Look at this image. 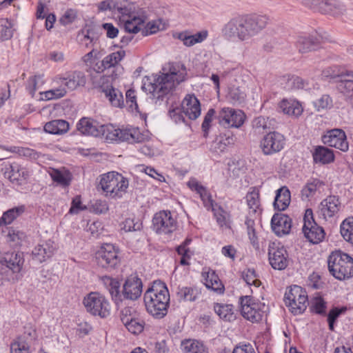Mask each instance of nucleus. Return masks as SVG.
<instances>
[{
    "mask_svg": "<svg viewBox=\"0 0 353 353\" xmlns=\"http://www.w3.org/2000/svg\"><path fill=\"white\" fill-rule=\"evenodd\" d=\"M330 274L342 281L353 276V259L341 250L332 252L327 260Z\"/></svg>",
    "mask_w": 353,
    "mask_h": 353,
    "instance_id": "obj_4",
    "label": "nucleus"
},
{
    "mask_svg": "<svg viewBox=\"0 0 353 353\" xmlns=\"http://www.w3.org/2000/svg\"><path fill=\"white\" fill-rule=\"evenodd\" d=\"M92 209L96 214H104L108 210V205L105 201L96 200L92 204Z\"/></svg>",
    "mask_w": 353,
    "mask_h": 353,
    "instance_id": "obj_63",
    "label": "nucleus"
},
{
    "mask_svg": "<svg viewBox=\"0 0 353 353\" xmlns=\"http://www.w3.org/2000/svg\"><path fill=\"white\" fill-rule=\"evenodd\" d=\"M170 117L176 122H185V116L194 120L201 114L200 102L194 94H188L183 100L181 107L169 110Z\"/></svg>",
    "mask_w": 353,
    "mask_h": 353,
    "instance_id": "obj_6",
    "label": "nucleus"
},
{
    "mask_svg": "<svg viewBox=\"0 0 353 353\" xmlns=\"http://www.w3.org/2000/svg\"><path fill=\"white\" fill-rule=\"evenodd\" d=\"M200 292L196 288L182 287L179 288L176 296L179 301H194Z\"/></svg>",
    "mask_w": 353,
    "mask_h": 353,
    "instance_id": "obj_43",
    "label": "nucleus"
},
{
    "mask_svg": "<svg viewBox=\"0 0 353 353\" xmlns=\"http://www.w3.org/2000/svg\"><path fill=\"white\" fill-rule=\"evenodd\" d=\"M245 115L240 110L223 108L219 113V123L224 128H239L244 123Z\"/></svg>",
    "mask_w": 353,
    "mask_h": 353,
    "instance_id": "obj_16",
    "label": "nucleus"
},
{
    "mask_svg": "<svg viewBox=\"0 0 353 353\" xmlns=\"http://www.w3.org/2000/svg\"><path fill=\"white\" fill-rule=\"evenodd\" d=\"M174 37L181 40L186 47H192L196 44L194 41V37L188 31H183L174 34Z\"/></svg>",
    "mask_w": 353,
    "mask_h": 353,
    "instance_id": "obj_58",
    "label": "nucleus"
},
{
    "mask_svg": "<svg viewBox=\"0 0 353 353\" xmlns=\"http://www.w3.org/2000/svg\"><path fill=\"white\" fill-rule=\"evenodd\" d=\"M54 242L49 240L38 243L32 250V259L42 263L50 259L54 252Z\"/></svg>",
    "mask_w": 353,
    "mask_h": 353,
    "instance_id": "obj_22",
    "label": "nucleus"
},
{
    "mask_svg": "<svg viewBox=\"0 0 353 353\" xmlns=\"http://www.w3.org/2000/svg\"><path fill=\"white\" fill-rule=\"evenodd\" d=\"M319 209L321 215L325 219L336 216L341 209V203L339 197L335 195L327 196L321 202Z\"/></svg>",
    "mask_w": 353,
    "mask_h": 353,
    "instance_id": "obj_19",
    "label": "nucleus"
},
{
    "mask_svg": "<svg viewBox=\"0 0 353 353\" xmlns=\"http://www.w3.org/2000/svg\"><path fill=\"white\" fill-rule=\"evenodd\" d=\"M202 274L205 279V285L207 288L211 289L217 294L223 293L224 286L218 275L214 271L203 272Z\"/></svg>",
    "mask_w": 353,
    "mask_h": 353,
    "instance_id": "obj_34",
    "label": "nucleus"
},
{
    "mask_svg": "<svg viewBox=\"0 0 353 353\" xmlns=\"http://www.w3.org/2000/svg\"><path fill=\"white\" fill-rule=\"evenodd\" d=\"M142 281L137 275H131L123 284L122 294L124 299L136 300L142 293Z\"/></svg>",
    "mask_w": 353,
    "mask_h": 353,
    "instance_id": "obj_18",
    "label": "nucleus"
},
{
    "mask_svg": "<svg viewBox=\"0 0 353 353\" xmlns=\"http://www.w3.org/2000/svg\"><path fill=\"white\" fill-rule=\"evenodd\" d=\"M101 92L109 100L111 105L117 108H122L124 105V100L122 92L112 85L101 86Z\"/></svg>",
    "mask_w": 353,
    "mask_h": 353,
    "instance_id": "obj_29",
    "label": "nucleus"
},
{
    "mask_svg": "<svg viewBox=\"0 0 353 353\" xmlns=\"http://www.w3.org/2000/svg\"><path fill=\"white\" fill-rule=\"evenodd\" d=\"M123 27L126 32L136 34L142 31L145 18L139 15L132 16L128 19H124Z\"/></svg>",
    "mask_w": 353,
    "mask_h": 353,
    "instance_id": "obj_36",
    "label": "nucleus"
},
{
    "mask_svg": "<svg viewBox=\"0 0 353 353\" xmlns=\"http://www.w3.org/2000/svg\"><path fill=\"white\" fill-rule=\"evenodd\" d=\"M336 6V0H321L317 11L323 14H332V8Z\"/></svg>",
    "mask_w": 353,
    "mask_h": 353,
    "instance_id": "obj_61",
    "label": "nucleus"
},
{
    "mask_svg": "<svg viewBox=\"0 0 353 353\" xmlns=\"http://www.w3.org/2000/svg\"><path fill=\"white\" fill-rule=\"evenodd\" d=\"M15 23L8 19H1L0 20V36L3 41L10 39L15 31Z\"/></svg>",
    "mask_w": 353,
    "mask_h": 353,
    "instance_id": "obj_44",
    "label": "nucleus"
},
{
    "mask_svg": "<svg viewBox=\"0 0 353 353\" xmlns=\"http://www.w3.org/2000/svg\"><path fill=\"white\" fill-rule=\"evenodd\" d=\"M100 125L87 118H83L77 123V128L83 134L99 137Z\"/></svg>",
    "mask_w": 353,
    "mask_h": 353,
    "instance_id": "obj_33",
    "label": "nucleus"
},
{
    "mask_svg": "<svg viewBox=\"0 0 353 353\" xmlns=\"http://www.w3.org/2000/svg\"><path fill=\"white\" fill-rule=\"evenodd\" d=\"M214 310L220 319L225 321L230 322L236 319L234 306L231 304L214 303Z\"/></svg>",
    "mask_w": 353,
    "mask_h": 353,
    "instance_id": "obj_38",
    "label": "nucleus"
},
{
    "mask_svg": "<svg viewBox=\"0 0 353 353\" xmlns=\"http://www.w3.org/2000/svg\"><path fill=\"white\" fill-rule=\"evenodd\" d=\"M86 311L93 316L106 318L110 314V307L105 297L99 292H90L83 299Z\"/></svg>",
    "mask_w": 353,
    "mask_h": 353,
    "instance_id": "obj_9",
    "label": "nucleus"
},
{
    "mask_svg": "<svg viewBox=\"0 0 353 353\" xmlns=\"http://www.w3.org/2000/svg\"><path fill=\"white\" fill-rule=\"evenodd\" d=\"M243 280L249 285H254L256 287L259 286L260 281L256 279V273L254 270L248 269L242 274Z\"/></svg>",
    "mask_w": 353,
    "mask_h": 353,
    "instance_id": "obj_60",
    "label": "nucleus"
},
{
    "mask_svg": "<svg viewBox=\"0 0 353 353\" xmlns=\"http://www.w3.org/2000/svg\"><path fill=\"white\" fill-rule=\"evenodd\" d=\"M346 310V308H338L334 307L327 314V322L329 325V329L333 331L334 329V323L339 316Z\"/></svg>",
    "mask_w": 353,
    "mask_h": 353,
    "instance_id": "obj_56",
    "label": "nucleus"
},
{
    "mask_svg": "<svg viewBox=\"0 0 353 353\" xmlns=\"http://www.w3.org/2000/svg\"><path fill=\"white\" fill-rule=\"evenodd\" d=\"M340 232L343 239L353 243V216L346 218L341 224Z\"/></svg>",
    "mask_w": 353,
    "mask_h": 353,
    "instance_id": "obj_45",
    "label": "nucleus"
},
{
    "mask_svg": "<svg viewBox=\"0 0 353 353\" xmlns=\"http://www.w3.org/2000/svg\"><path fill=\"white\" fill-rule=\"evenodd\" d=\"M69 129V124L65 120H53L46 123L44 130L50 134H59L66 132Z\"/></svg>",
    "mask_w": 353,
    "mask_h": 353,
    "instance_id": "obj_41",
    "label": "nucleus"
},
{
    "mask_svg": "<svg viewBox=\"0 0 353 353\" xmlns=\"http://www.w3.org/2000/svg\"><path fill=\"white\" fill-rule=\"evenodd\" d=\"M296 46L299 52L307 53L318 49L320 46V40L314 35L302 36L299 37Z\"/></svg>",
    "mask_w": 353,
    "mask_h": 353,
    "instance_id": "obj_27",
    "label": "nucleus"
},
{
    "mask_svg": "<svg viewBox=\"0 0 353 353\" xmlns=\"http://www.w3.org/2000/svg\"><path fill=\"white\" fill-rule=\"evenodd\" d=\"M268 23L269 17L265 14L237 15L224 24L221 34L228 41L244 42L260 34Z\"/></svg>",
    "mask_w": 353,
    "mask_h": 353,
    "instance_id": "obj_1",
    "label": "nucleus"
},
{
    "mask_svg": "<svg viewBox=\"0 0 353 353\" xmlns=\"http://www.w3.org/2000/svg\"><path fill=\"white\" fill-rule=\"evenodd\" d=\"M125 52L123 50H119L112 52L106 56L102 61L104 63L105 69L114 67L117 65L125 57Z\"/></svg>",
    "mask_w": 353,
    "mask_h": 353,
    "instance_id": "obj_48",
    "label": "nucleus"
},
{
    "mask_svg": "<svg viewBox=\"0 0 353 353\" xmlns=\"http://www.w3.org/2000/svg\"><path fill=\"white\" fill-rule=\"evenodd\" d=\"M86 78L84 74L80 71H74L60 78L61 86L64 85L68 90L72 91L79 86H84Z\"/></svg>",
    "mask_w": 353,
    "mask_h": 353,
    "instance_id": "obj_24",
    "label": "nucleus"
},
{
    "mask_svg": "<svg viewBox=\"0 0 353 353\" xmlns=\"http://www.w3.org/2000/svg\"><path fill=\"white\" fill-rule=\"evenodd\" d=\"M268 260L274 270H282L288 265V254L285 248L279 243L272 242L268 246Z\"/></svg>",
    "mask_w": 353,
    "mask_h": 353,
    "instance_id": "obj_13",
    "label": "nucleus"
},
{
    "mask_svg": "<svg viewBox=\"0 0 353 353\" xmlns=\"http://www.w3.org/2000/svg\"><path fill=\"white\" fill-rule=\"evenodd\" d=\"M241 312L242 316L252 323L262 320L265 307L264 303L254 302L251 296H244L240 299Z\"/></svg>",
    "mask_w": 353,
    "mask_h": 353,
    "instance_id": "obj_12",
    "label": "nucleus"
},
{
    "mask_svg": "<svg viewBox=\"0 0 353 353\" xmlns=\"http://www.w3.org/2000/svg\"><path fill=\"white\" fill-rule=\"evenodd\" d=\"M285 144V139L278 132L268 133L261 141V148L265 155H271L281 151Z\"/></svg>",
    "mask_w": 353,
    "mask_h": 353,
    "instance_id": "obj_15",
    "label": "nucleus"
},
{
    "mask_svg": "<svg viewBox=\"0 0 353 353\" xmlns=\"http://www.w3.org/2000/svg\"><path fill=\"white\" fill-rule=\"evenodd\" d=\"M1 148L12 153H17L20 156L27 157L32 159H37L39 157V154L36 151L28 148H19L17 146H1Z\"/></svg>",
    "mask_w": 353,
    "mask_h": 353,
    "instance_id": "obj_49",
    "label": "nucleus"
},
{
    "mask_svg": "<svg viewBox=\"0 0 353 353\" xmlns=\"http://www.w3.org/2000/svg\"><path fill=\"white\" fill-rule=\"evenodd\" d=\"M215 113L214 109H210L204 117V119L201 125L204 136L207 137L210 123L212 121L213 116Z\"/></svg>",
    "mask_w": 353,
    "mask_h": 353,
    "instance_id": "obj_64",
    "label": "nucleus"
},
{
    "mask_svg": "<svg viewBox=\"0 0 353 353\" xmlns=\"http://www.w3.org/2000/svg\"><path fill=\"white\" fill-rule=\"evenodd\" d=\"M282 81H286L284 88L286 90L291 89H304L306 90H312V89H319L318 84L310 83L308 81L304 80L299 77H283Z\"/></svg>",
    "mask_w": 353,
    "mask_h": 353,
    "instance_id": "obj_25",
    "label": "nucleus"
},
{
    "mask_svg": "<svg viewBox=\"0 0 353 353\" xmlns=\"http://www.w3.org/2000/svg\"><path fill=\"white\" fill-rule=\"evenodd\" d=\"M303 221V232L305 238L314 244L322 241L325 234L323 228L315 222L312 209L308 208L305 210Z\"/></svg>",
    "mask_w": 353,
    "mask_h": 353,
    "instance_id": "obj_11",
    "label": "nucleus"
},
{
    "mask_svg": "<svg viewBox=\"0 0 353 353\" xmlns=\"http://www.w3.org/2000/svg\"><path fill=\"white\" fill-rule=\"evenodd\" d=\"M100 185L106 195L111 198H121L128 188V180L122 174L111 172L102 176Z\"/></svg>",
    "mask_w": 353,
    "mask_h": 353,
    "instance_id": "obj_7",
    "label": "nucleus"
},
{
    "mask_svg": "<svg viewBox=\"0 0 353 353\" xmlns=\"http://www.w3.org/2000/svg\"><path fill=\"white\" fill-rule=\"evenodd\" d=\"M24 259L22 254L17 252H7L1 256L0 263L5 265L13 273H19L22 269Z\"/></svg>",
    "mask_w": 353,
    "mask_h": 353,
    "instance_id": "obj_23",
    "label": "nucleus"
},
{
    "mask_svg": "<svg viewBox=\"0 0 353 353\" xmlns=\"http://www.w3.org/2000/svg\"><path fill=\"white\" fill-rule=\"evenodd\" d=\"M99 137L110 141H126L129 143H139L143 139L137 128L120 129L111 124L100 125Z\"/></svg>",
    "mask_w": 353,
    "mask_h": 353,
    "instance_id": "obj_5",
    "label": "nucleus"
},
{
    "mask_svg": "<svg viewBox=\"0 0 353 353\" xmlns=\"http://www.w3.org/2000/svg\"><path fill=\"white\" fill-rule=\"evenodd\" d=\"M290 201L291 195L289 189L286 186H283L276 190L274 207L280 211L285 210L289 206Z\"/></svg>",
    "mask_w": 353,
    "mask_h": 353,
    "instance_id": "obj_31",
    "label": "nucleus"
},
{
    "mask_svg": "<svg viewBox=\"0 0 353 353\" xmlns=\"http://www.w3.org/2000/svg\"><path fill=\"white\" fill-rule=\"evenodd\" d=\"M121 14V21L124 19H128L132 16L137 15L134 12V6L127 0H117L115 5V12Z\"/></svg>",
    "mask_w": 353,
    "mask_h": 353,
    "instance_id": "obj_37",
    "label": "nucleus"
},
{
    "mask_svg": "<svg viewBox=\"0 0 353 353\" xmlns=\"http://www.w3.org/2000/svg\"><path fill=\"white\" fill-rule=\"evenodd\" d=\"M181 348L183 353H208V349L201 342L194 339L183 341Z\"/></svg>",
    "mask_w": 353,
    "mask_h": 353,
    "instance_id": "obj_39",
    "label": "nucleus"
},
{
    "mask_svg": "<svg viewBox=\"0 0 353 353\" xmlns=\"http://www.w3.org/2000/svg\"><path fill=\"white\" fill-rule=\"evenodd\" d=\"M124 325L129 332L134 334H137L143 331L144 322L143 320L134 317V319H130V321Z\"/></svg>",
    "mask_w": 353,
    "mask_h": 353,
    "instance_id": "obj_54",
    "label": "nucleus"
},
{
    "mask_svg": "<svg viewBox=\"0 0 353 353\" xmlns=\"http://www.w3.org/2000/svg\"><path fill=\"white\" fill-rule=\"evenodd\" d=\"M323 185L324 184L323 181L317 179H314L308 181L303 187L301 190L302 196L309 198L310 196L314 195L317 191H320Z\"/></svg>",
    "mask_w": 353,
    "mask_h": 353,
    "instance_id": "obj_46",
    "label": "nucleus"
},
{
    "mask_svg": "<svg viewBox=\"0 0 353 353\" xmlns=\"http://www.w3.org/2000/svg\"><path fill=\"white\" fill-rule=\"evenodd\" d=\"M163 70L166 72L155 75L152 82L148 85L144 83L143 86L158 100H162L176 85L183 81L187 75L185 66L180 62L170 63L168 68H164Z\"/></svg>",
    "mask_w": 353,
    "mask_h": 353,
    "instance_id": "obj_2",
    "label": "nucleus"
},
{
    "mask_svg": "<svg viewBox=\"0 0 353 353\" xmlns=\"http://www.w3.org/2000/svg\"><path fill=\"white\" fill-rule=\"evenodd\" d=\"M322 141L324 144L337 148L343 152H347L349 149L345 132L341 129L334 128L327 131L322 137Z\"/></svg>",
    "mask_w": 353,
    "mask_h": 353,
    "instance_id": "obj_17",
    "label": "nucleus"
},
{
    "mask_svg": "<svg viewBox=\"0 0 353 353\" xmlns=\"http://www.w3.org/2000/svg\"><path fill=\"white\" fill-rule=\"evenodd\" d=\"M25 210L24 205H19L4 212L0 218V225H7L12 223L25 212Z\"/></svg>",
    "mask_w": 353,
    "mask_h": 353,
    "instance_id": "obj_40",
    "label": "nucleus"
},
{
    "mask_svg": "<svg viewBox=\"0 0 353 353\" xmlns=\"http://www.w3.org/2000/svg\"><path fill=\"white\" fill-rule=\"evenodd\" d=\"M35 332L32 330L18 338L17 341L11 344L10 353H29L31 342L34 339Z\"/></svg>",
    "mask_w": 353,
    "mask_h": 353,
    "instance_id": "obj_26",
    "label": "nucleus"
},
{
    "mask_svg": "<svg viewBox=\"0 0 353 353\" xmlns=\"http://www.w3.org/2000/svg\"><path fill=\"white\" fill-rule=\"evenodd\" d=\"M234 141L235 139L232 135H228L225 138L221 137L219 139L214 141L212 147L216 152H223L227 145L234 144Z\"/></svg>",
    "mask_w": 353,
    "mask_h": 353,
    "instance_id": "obj_53",
    "label": "nucleus"
},
{
    "mask_svg": "<svg viewBox=\"0 0 353 353\" xmlns=\"http://www.w3.org/2000/svg\"><path fill=\"white\" fill-rule=\"evenodd\" d=\"M212 210L214 212V215L219 225L222 228H230L231 223L230 214L221 206H218L217 204H215L214 206L212 208Z\"/></svg>",
    "mask_w": 353,
    "mask_h": 353,
    "instance_id": "obj_42",
    "label": "nucleus"
},
{
    "mask_svg": "<svg viewBox=\"0 0 353 353\" xmlns=\"http://www.w3.org/2000/svg\"><path fill=\"white\" fill-rule=\"evenodd\" d=\"M3 174L12 182H20L29 176L28 170L17 163H5L2 168Z\"/></svg>",
    "mask_w": 353,
    "mask_h": 353,
    "instance_id": "obj_20",
    "label": "nucleus"
},
{
    "mask_svg": "<svg viewBox=\"0 0 353 353\" xmlns=\"http://www.w3.org/2000/svg\"><path fill=\"white\" fill-rule=\"evenodd\" d=\"M283 300L289 310L294 315L302 314L307 308V293L299 285L290 287L285 292Z\"/></svg>",
    "mask_w": 353,
    "mask_h": 353,
    "instance_id": "obj_8",
    "label": "nucleus"
},
{
    "mask_svg": "<svg viewBox=\"0 0 353 353\" xmlns=\"http://www.w3.org/2000/svg\"><path fill=\"white\" fill-rule=\"evenodd\" d=\"M153 228L159 234H167L173 232L176 229V222L172 218L170 211H161L154 214Z\"/></svg>",
    "mask_w": 353,
    "mask_h": 353,
    "instance_id": "obj_14",
    "label": "nucleus"
},
{
    "mask_svg": "<svg viewBox=\"0 0 353 353\" xmlns=\"http://www.w3.org/2000/svg\"><path fill=\"white\" fill-rule=\"evenodd\" d=\"M248 205L250 210V214H256L260 207L259 191L253 188L245 196Z\"/></svg>",
    "mask_w": 353,
    "mask_h": 353,
    "instance_id": "obj_47",
    "label": "nucleus"
},
{
    "mask_svg": "<svg viewBox=\"0 0 353 353\" xmlns=\"http://www.w3.org/2000/svg\"><path fill=\"white\" fill-rule=\"evenodd\" d=\"M101 281L106 289L109 291L112 298L114 299L115 301H121L123 294L122 292L121 293L120 292L121 284L119 281L108 276H103Z\"/></svg>",
    "mask_w": 353,
    "mask_h": 353,
    "instance_id": "obj_35",
    "label": "nucleus"
},
{
    "mask_svg": "<svg viewBox=\"0 0 353 353\" xmlns=\"http://www.w3.org/2000/svg\"><path fill=\"white\" fill-rule=\"evenodd\" d=\"M314 161L316 163L327 164L334 159L333 151L324 146H316L312 153Z\"/></svg>",
    "mask_w": 353,
    "mask_h": 353,
    "instance_id": "obj_32",
    "label": "nucleus"
},
{
    "mask_svg": "<svg viewBox=\"0 0 353 353\" xmlns=\"http://www.w3.org/2000/svg\"><path fill=\"white\" fill-rule=\"evenodd\" d=\"M314 105L318 111L330 108L332 106V100L327 94H323L319 99L314 102Z\"/></svg>",
    "mask_w": 353,
    "mask_h": 353,
    "instance_id": "obj_59",
    "label": "nucleus"
},
{
    "mask_svg": "<svg viewBox=\"0 0 353 353\" xmlns=\"http://www.w3.org/2000/svg\"><path fill=\"white\" fill-rule=\"evenodd\" d=\"M341 80L338 82V90L353 99V71L347 70L340 75Z\"/></svg>",
    "mask_w": 353,
    "mask_h": 353,
    "instance_id": "obj_28",
    "label": "nucleus"
},
{
    "mask_svg": "<svg viewBox=\"0 0 353 353\" xmlns=\"http://www.w3.org/2000/svg\"><path fill=\"white\" fill-rule=\"evenodd\" d=\"M271 227L277 236H281L290 233L292 228V220L285 214L276 213L272 218Z\"/></svg>",
    "mask_w": 353,
    "mask_h": 353,
    "instance_id": "obj_21",
    "label": "nucleus"
},
{
    "mask_svg": "<svg viewBox=\"0 0 353 353\" xmlns=\"http://www.w3.org/2000/svg\"><path fill=\"white\" fill-rule=\"evenodd\" d=\"M66 92L67 90L65 88H63L61 85L58 88L50 90L41 94H44L45 99L52 100L63 97V96L65 95Z\"/></svg>",
    "mask_w": 353,
    "mask_h": 353,
    "instance_id": "obj_55",
    "label": "nucleus"
},
{
    "mask_svg": "<svg viewBox=\"0 0 353 353\" xmlns=\"http://www.w3.org/2000/svg\"><path fill=\"white\" fill-rule=\"evenodd\" d=\"M279 108L284 114L295 117L300 116L303 111L301 104L294 99H283L279 103Z\"/></svg>",
    "mask_w": 353,
    "mask_h": 353,
    "instance_id": "obj_30",
    "label": "nucleus"
},
{
    "mask_svg": "<svg viewBox=\"0 0 353 353\" xmlns=\"http://www.w3.org/2000/svg\"><path fill=\"white\" fill-rule=\"evenodd\" d=\"M268 119L260 116L252 121V128L256 133H263L264 131L268 128Z\"/></svg>",
    "mask_w": 353,
    "mask_h": 353,
    "instance_id": "obj_57",
    "label": "nucleus"
},
{
    "mask_svg": "<svg viewBox=\"0 0 353 353\" xmlns=\"http://www.w3.org/2000/svg\"><path fill=\"white\" fill-rule=\"evenodd\" d=\"M163 24L160 19L149 21L142 30L143 36H148L163 30Z\"/></svg>",
    "mask_w": 353,
    "mask_h": 353,
    "instance_id": "obj_52",
    "label": "nucleus"
},
{
    "mask_svg": "<svg viewBox=\"0 0 353 353\" xmlns=\"http://www.w3.org/2000/svg\"><path fill=\"white\" fill-rule=\"evenodd\" d=\"M228 99L233 103H241L244 102L246 94L239 87H230L228 89Z\"/></svg>",
    "mask_w": 353,
    "mask_h": 353,
    "instance_id": "obj_50",
    "label": "nucleus"
},
{
    "mask_svg": "<svg viewBox=\"0 0 353 353\" xmlns=\"http://www.w3.org/2000/svg\"><path fill=\"white\" fill-rule=\"evenodd\" d=\"M43 77V75L38 74L28 79L26 88L32 97H34L36 90L44 83Z\"/></svg>",
    "mask_w": 353,
    "mask_h": 353,
    "instance_id": "obj_51",
    "label": "nucleus"
},
{
    "mask_svg": "<svg viewBox=\"0 0 353 353\" xmlns=\"http://www.w3.org/2000/svg\"><path fill=\"white\" fill-rule=\"evenodd\" d=\"M143 299L148 312L153 316L161 319L167 314L170 294L165 283L154 281L145 292Z\"/></svg>",
    "mask_w": 353,
    "mask_h": 353,
    "instance_id": "obj_3",
    "label": "nucleus"
},
{
    "mask_svg": "<svg viewBox=\"0 0 353 353\" xmlns=\"http://www.w3.org/2000/svg\"><path fill=\"white\" fill-rule=\"evenodd\" d=\"M141 225L142 224L139 221L135 222L133 219L129 218L126 219L123 223L122 230L125 232L137 231L141 230Z\"/></svg>",
    "mask_w": 353,
    "mask_h": 353,
    "instance_id": "obj_62",
    "label": "nucleus"
},
{
    "mask_svg": "<svg viewBox=\"0 0 353 353\" xmlns=\"http://www.w3.org/2000/svg\"><path fill=\"white\" fill-rule=\"evenodd\" d=\"M95 259L99 266L108 270L116 268L121 261L119 248L111 243L101 245L95 254Z\"/></svg>",
    "mask_w": 353,
    "mask_h": 353,
    "instance_id": "obj_10",
    "label": "nucleus"
}]
</instances>
